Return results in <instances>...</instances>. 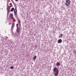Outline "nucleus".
Wrapping results in <instances>:
<instances>
[{"instance_id": "f257e3e1", "label": "nucleus", "mask_w": 76, "mask_h": 76, "mask_svg": "<svg viewBox=\"0 0 76 76\" xmlns=\"http://www.w3.org/2000/svg\"><path fill=\"white\" fill-rule=\"evenodd\" d=\"M53 74L55 76H58V75L59 72L58 70V68L55 67L53 69Z\"/></svg>"}, {"instance_id": "f03ea898", "label": "nucleus", "mask_w": 76, "mask_h": 76, "mask_svg": "<svg viewBox=\"0 0 76 76\" xmlns=\"http://www.w3.org/2000/svg\"><path fill=\"white\" fill-rule=\"evenodd\" d=\"M70 4V1L69 0H67L65 2V4L67 6H68Z\"/></svg>"}, {"instance_id": "7ed1b4c3", "label": "nucleus", "mask_w": 76, "mask_h": 76, "mask_svg": "<svg viewBox=\"0 0 76 76\" xmlns=\"http://www.w3.org/2000/svg\"><path fill=\"white\" fill-rule=\"evenodd\" d=\"M58 43H61L62 42V40L61 39H59L58 40Z\"/></svg>"}, {"instance_id": "20e7f679", "label": "nucleus", "mask_w": 76, "mask_h": 76, "mask_svg": "<svg viewBox=\"0 0 76 76\" xmlns=\"http://www.w3.org/2000/svg\"><path fill=\"white\" fill-rule=\"evenodd\" d=\"M20 31V29L19 27H18L17 29V33H19V32Z\"/></svg>"}, {"instance_id": "39448f33", "label": "nucleus", "mask_w": 76, "mask_h": 76, "mask_svg": "<svg viewBox=\"0 0 76 76\" xmlns=\"http://www.w3.org/2000/svg\"><path fill=\"white\" fill-rule=\"evenodd\" d=\"M56 64L57 66H60V64L58 62H57Z\"/></svg>"}, {"instance_id": "423d86ee", "label": "nucleus", "mask_w": 76, "mask_h": 76, "mask_svg": "<svg viewBox=\"0 0 76 76\" xmlns=\"http://www.w3.org/2000/svg\"><path fill=\"white\" fill-rule=\"evenodd\" d=\"M15 14V15H16V12H17V10L16 9H15L14 11Z\"/></svg>"}, {"instance_id": "0eeeda50", "label": "nucleus", "mask_w": 76, "mask_h": 76, "mask_svg": "<svg viewBox=\"0 0 76 76\" xmlns=\"http://www.w3.org/2000/svg\"><path fill=\"white\" fill-rule=\"evenodd\" d=\"M37 59V56H34V57H33V59L34 60H35Z\"/></svg>"}, {"instance_id": "6e6552de", "label": "nucleus", "mask_w": 76, "mask_h": 76, "mask_svg": "<svg viewBox=\"0 0 76 76\" xmlns=\"http://www.w3.org/2000/svg\"><path fill=\"white\" fill-rule=\"evenodd\" d=\"M10 18H13V14H10Z\"/></svg>"}, {"instance_id": "1a4fd4ad", "label": "nucleus", "mask_w": 76, "mask_h": 76, "mask_svg": "<svg viewBox=\"0 0 76 76\" xmlns=\"http://www.w3.org/2000/svg\"><path fill=\"white\" fill-rule=\"evenodd\" d=\"M14 26H15V23H13V24L12 25V28H13V27H14Z\"/></svg>"}, {"instance_id": "9d476101", "label": "nucleus", "mask_w": 76, "mask_h": 76, "mask_svg": "<svg viewBox=\"0 0 76 76\" xmlns=\"http://www.w3.org/2000/svg\"><path fill=\"white\" fill-rule=\"evenodd\" d=\"M73 54H75L76 55V50H75L74 51Z\"/></svg>"}, {"instance_id": "9b49d317", "label": "nucleus", "mask_w": 76, "mask_h": 76, "mask_svg": "<svg viewBox=\"0 0 76 76\" xmlns=\"http://www.w3.org/2000/svg\"><path fill=\"white\" fill-rule=\"evenodd\" d=\"M14 10V8H12L11 10V12H13Z\"/></svg>"}, {"instance_id": "f8f14e48", "label": "nucleus", "mask_w": 76, "mask_h": 76, "mask_svg": "<svg viewBox=\"0 0 76 76\" xmlns=\"http://www.w3.org/2000/svg\"><path fill=\"white\" fill-rule=\"evenodd\" d=\"M10 68L11 69H13V66H11L10 67Z\"/></svg>"}, {"instance_id": "ddd939ff", "label": "nucleus", "mask_w": 76, "mask_h": 76, "mask_svg": "<svg viewBox=\"0 0 76 76\" xmlns=\"http://www.w3.org/2000/svg\"><path fill=\"white\" fill-rule=\"evenodd\" d=\"M9 9H10V7H8V11L9 12V11L10 10Z\"/></svg>"}, {"instance_id": "4468645a", "label": "nucleus", "mask_w": 76, "mask_h": 76, "mask_svg": "<svg viewBox=\"0 0 76 76\" xmlns=\"http://www.w3.org/2000/svg\"><path fill=\"white\" fill-rule=\"evenodd\" d=\"M18 23H20V20H18Z\"/></svg>"}, {"instance_id": "2eb2a0df", "label": "nucleus", "mask_w": 76, "mask_h": 76, "mask_svg": "<svg viewBox=\"0 0 76 76\" xmlns=\"http://www.w3.org/2000/svg\"><path fill=\"white\" fill-rule=\"evenodd\" d=\"M63 35L62 34H61V37H63Z\"/></svg>"}, {"instance_id": "dca6fc26", "label": "nucleus", "mask_w": 76, "mask_h": 76, "mask_svg": "<svg viewBox=\"0 0 76 76\" xmlns=\"http://www.w3.org/2000/svg\"><path fill=\"white\" fill-rule=\"evenodd\" d=\"M16 1H19V0H15Z\"/></svg>"}, {"instance_id": "f3484780", "label": "nucleus", "mask_w": 76, "mask_h": 76, "mask_svg": "<svg viewBox=\"0 0 76 76\" xmlns=\"http://www.w3.org/2000/svg\"><path fill=\"white\" fill-rule=\"evenodd\" d=\"M10 5H12V3H10Z\"/></svg>"}]
</instances>
